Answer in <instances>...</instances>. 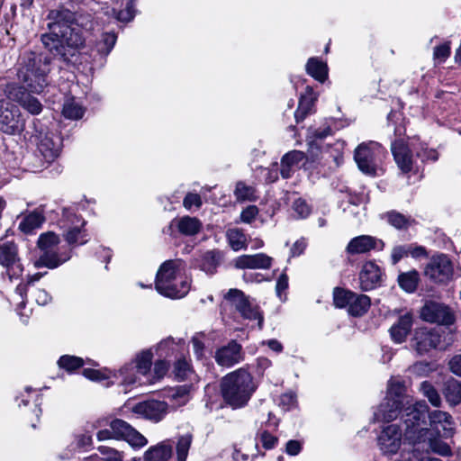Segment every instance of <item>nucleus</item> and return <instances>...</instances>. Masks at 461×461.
<instances>
[{
    "instance_id": "13",
    "label": "nucleus",
    "mask_w": 461,
    "mask_h": 461,
    "mask_svg": "<svg viewBox=\"0 0 461 461\" xmlns=\"http://www.w3.org/2000/svg\"><path fill=\"white\" fill-rule=\"evenodd\" d=\"M402 430L397 424L385 426L377 438L381 452L386 456L395 455L402 445Z\"/></svg>"
},
{
    "instance_id": "17",
    "label": "nucleus",
    "mask_w": 461,
    "mask_h": 461,
    "mask_svg": "<svg viewBox=\"0 0 461 461\" xmlns=\"http://www.w3.org/2000/svg\"><path fill=\"white\" fill-rule=\"evenodd\" d=\"M413 341L416 351L423 355L440 348L441 335L437 329L420 328L416 330Z\"/></svg>"
},
{
    "instance_id": "43",
    "label": "nucleus",
    "mask_w": 461,
    "mask_h": 461,
    "mask_svg": "<svg viewBox=\"0 0 461 461\" xmlns=\"http://www.w3.org/2000/svg\"><path fill=\"white\" fill-rule=\"evenodd\" d=\"M242 308L243 309L240 308L238 310L241 316L249 320H258V328L262 329L264 318L258 306L253 305L249 301H248Z\"/></svg>"
},
{
    "instance_id": "12",
    "label": "nucleus",
    "mask_w": 461,
    "mask_h": 461,
    "mask_svg": "<svg viewBox=\"0 0 461 461\" xmlns=\"http://www.w3.org/2000/svg\"><path fill=\"white\" fill-rule=\"evenodd\" d=\"M453 272V264L445 254L433 256L424 270L427 277L438 284L449 281L452 278Z\"/></svg>"
},
{
    "instance_id": "15",
    "label": "nucleus",
    "mask_w": 461,
    "mask_h": 461,
    "mask_svg": "<svg viewBox=\"0 0 461 461\" xmlns=\"http://www.w3.org/2000/svg\"><path fill=\"white\" fill-rule=\"evenodd\" d=\"M420 316L426 321L443 325H450L455 321L450 308L436 302L426 303L421 309Z\"/></svg>"
},
{
    "instance_id": "46",
    "label": "nucleus",
    "mask_w": 461,
    "mask_h": 461,
    "mask_svg": "<svg viewBox=\"0 0 461 461\" xmlns=\"http://www.w3.org/2000/svg\"><path fill=\"white\" fill-rule=\"evenodd\" d=\"M234 194L238 201H254L257 198L255 188L243 182L237 183Z\"/></svg>"
},
{
    "instance_id": "19",
    "label": "nucleus",
    "mask_w": 461,
    "mask_h": 461,
    "mask_svg": "<svg viewBox=\"0 0 461 461\" xmlns=\"http://www.w3.org/2000/svg\"><path fill=\"white\" fill-rule=\"evenodd\" d=\"M167 404L160 401H146L135 404L132 411L147 420L158 422L167 414Z\"/></svg>"
},
{
    "instance_id": "14",
    "label": "nucleus",
    "mask_w": 461,
    "mask_h": 461,
    "mask_svg": "<svg viewBox=\"0 0 461 461\" xmlns=\"http://www.w3.org/2000/svg\"><path fill=\"white\" fill-rule=\"evenodd\" d=\"M115 439H122L133 447H142L147 445V438L137 431L128 422L121 419H115L110 422Z\"/></svg>"
},
{
    "instance_id": "58",
    "label": "nucleus",
    "mask_w": 461,
    "mask_h": 461,
    "mask_svg": "<svg viewBox=\"0 0 461 461\" xmlns=\"http://www.w3.org/2000/svg\"><path fill=\"white\" fill-rule=\"evenodd\" d=\"M408 249H410L408 244L393 247L391 253V260L393 265H396L402 258L407 257L409 255Z\"/></svg>"
},
{
    "instance_id": "52",
    "label": "nucleus",
    "mask_w": 461,
    "mask_h": 461,
    "mask_svg": "<svg viewBox=\"0 0 461 461\" xmlns=\"http://www.w3.org/2000/svg\"><path fill=\"white\" fill-rule=\"evenodd\" d=\"M225 298L235 306L237 311L240 308L243 309V305L249 301L244 293L239 289H230Z\"/></svg>"
},
{
    "instance_id": "47",
    "label": "nucleus",
    "mask_w": 461,
    "mask_h": 461,
    "mask_svg": "<svg viewBox=\"0 0 461 461\" xmlns=\"http://www.w3.org/2000/svg\"><path fill=\"white\" fill-rule=\"evenodd\" d=\"M227 239L229 240L230 247L234 250H240V249L245 247L246 237L240 229L234 228L228 230Z\"/></svg>"
},
{
    "instance_id": "38",
    "label": "nucleus",
    "mask_w": 461,
    "mask_h": 461,
    "mask_svg": "<svg viewBox=\"0 0 461 461\" xmlns=\"http://www.w3.org/2000/svg\"><path fill=\"white\" fill-rule=\"evenodd\" d=\"M85 113L84 107L79 104L74 98H68L65 101L62 109V114L65 118L70 120H78Z\"/></svg>"
},
{
    "instance_id": "48",
    "label": "nucleus",
    "mask_w": 461,
    "mask_h": 461,
    "mask_svg": "<svg viewBox=\"0 0 461 461\" xmlns=\"http://www.w3.org/2000/svg\"><path fill=\"white\" fill-rule=\"evenodd\" d=\"M420 392L424 396L428 398L429 402L435 406L439 407L441 403V398L438 393V391L434 388V386L428 381H424L420 384Z\"/></svg>"
},
{
    "instance_id": "1",
    "label": "nucleus",
    "mask_w": 461,
    "mask_h": 461,
    "mask_svg": "<svg viewBox=\"0 0 461 461\" xmlns=\"http://www.w3.org/2000/svg\"><path fill=\"white\" fill-rule=\"evenodd\" d=\"M48 18L52 22L48 23L50 32L41 35L42 44L53 55L69 60L85 45L84 32L94 29L92 14L82 10L73 13L62 9L50 11Z\"/></svg>"
},
{
    "instance_id": "23",
    "label": "nucleus",
    "mask_w": 461,
    "mask_h": 461,
    "mask_svg": "<svg viewBox=\"0 0 461 461\" xmlns=\"http://www.w3.org/2000/svg\"><path fill=\"white\" fill-rule=\"evenodd\" d=\"M69 250H62L61 248L48 249L41 252L39 258L34 262V267L56 268L70 258Z\"/></svg>"
},
{
    "instance_id": "32",
    "label": "nucleus",
    "mask_w": 461,
    "mask_h": 461,
    "mask_svg": "<svg viewBox=\"0 0 461 461\" xmlns=\"http://www.w3.org/2000/svg\"><path fill=\"white\" fill-rule=\"evenodd\" d=\"M44 221L45 217L41 212L33 211L23 218L18 228L22 232L31 234L34 230L39 229Z\"/></svg>"
},
{
    "instance_id": "33",
    "label": "nucleus",
    "mask_w": 461,
    "mask_h": 461,
    "mask_svg": "<svg viewBox=\"0 0 461 461\" xmlns=\"http://www.w3.org/2000/svg\"><path fill=\"white\" fill-rule=\"evenodd\" d=\"M307 73L314 79L324 82L328 77L327 64L318 58H310L306 64Z\"/></svg>"
},
{
    "instance_id": "26",
    "label": "nucleus",
    "mask_w": 461,
    "mask_h": 461,
    "mask_svg": "<svg viewBox=\"0 0 461 461\" xmlns=\"http://www.w3.org/2000/svg\"><path fill=\"white\" fill-rule=\"evenodd\" d=\"M273 258L267 254L241 255L236 258L233 265L238 269H268Z\"/></svg>"
},
{
    "instance_id": "20",
    "label": "nucleus",
    "mask_w": 461,
    "mask_h": 461,
    "mask_svg": "<svg viewBox=\"0 0 461 461\" xmlns=\"http://www.w3.org/2000/svg\"><path fill=\"white\" fill-rule=\"evenodd\" d=\"M384 243L382 240L370 235H360L350 240L346 251L350 255L365 254L373 249L383 250Z\"/></svg>"
},
{
    "instance_id": "40",
    "label": "nucleus",
    "mask_w": 461,
    "mask_h": 461,
    "mask_svg": "<svg viewBox=\"0 0 461 461\" xmlns=\"http://www.w3.org/2000/svg\"><path fill=\"white\" fill-rule=\"evenodd\" d=\"M116 40L117 36L113 32L103 33L95 44L96 51L103 56H107L113 49Z\"/></svg>"
},
{
    "instance_id": "59",
    "label": "nucleus",
    "mask_w": 461,
    "mask_h": 461,
    "mask_svg": "<svg viewBox=\"0 0 461 461\" xmlns=\"http://www.w3.org/2000/svg\"><path fill=\"white\" fill-rule=\"evenodd\" d=\"M258 214V209L256 205L247 206L240 213V220L245 223H251Z\"/></svg>"
},
{
    "instance_id": "64",
    "label": "nucleus",
    "mask_w": 461,
    "mask_h": 461,
    "mask_svg": "<svg viewBox=\"0 0 461 461\" xmlns=\"http://www.w3.org/2000/svg\"><path fill=\"white\" fill-rule=\"evenodd\" d=\"M411 372L420 376H426L432 370L430 365L427 362H418L414 364L411 368Z\"/></svg>"
},
{
    "instance_id": "31",
    "label": "nucleus",
    "mask_w": 461,
    "mask_h": 461,
    "mask_svg": "<svg viewBox=\"0 0 461 461\" xmlns=\"http://www.w3.org/2000/svg\"><path fill=\"white\" fill-rule=\"evenodd\" d=\"M153 354L150 349L141 351L139 353L133 363L137 372L149 384H153V381L150 380V366L152 363Z\"/></svg>"
},
{
    "instance_id": "24",
    "label": "nucleus",
    "mask_w": 461,
    "mask_h": 461,
    "mask_svg": "<svg viewBox=\"0 0 461 461\" xmlns=\"http://www.w3.org/2000/svg\"><path fill=\"white\" fill-rule=\"evenodd\" d=\"M61 138L53 133H47L41 137L38 150L47 163L54 161L61 150Z\"/></svg>"
},
{
    "instance_id": "37",
    "label": "nucleus",
    "mask_w": 461,
    "mask_h": 461,
    "mask_svg": "<svg viewBox=\"0 0 461 461\" xmlns=\"http://www.w3.org/2000/svg\"><path fill=\"white\" fill-rule=\"evenodd\" d=\"M177 228L182 234L193 236L200 231L202 223L195 217L185 216L178 221Z\"/></svg>"
},
{
    "instance_id": "42",
    "label": "nucleus",
    "mask_w": 461,
    "mask_h": 461,
    "mask_svg": "<svg viewBox=\"0 0 461 461\" xmlns=\"http://www.w3.org/2000/svg\"><path fill=\"white\" fill-rule=\"evenodd\" d=\"M59 241V237L56 233L47 231L40 235L37 246L41 252L48 249H58Z\"/></svg>"
},
{
    "instance_id": "35",
    "label": "nucleus",
    "mask_w": 461,
    "mask_h": 461,
    "mask_svg": "<svg viewBox=\"0 0 461 461\" xmlns=\"http://www.w3.org/2000/svg\"><path fill=\"white\" fill-rule=\"evenodd\" d=\"M444 396L447 402L451 405H456L461 402V382L450 379L446 382L444 390Z\"/></svg>"
},
{
    "instance_id": "50",
    "label": "nucleus",
    "mask_w": 461,
    "mask_h": 461,
    "mask_svg": "<svg viewBox=\"0 0 461 461\" xmlns=\"http://www.w3.org/2000/svg\"><path fill=\"white\" fill-rule=\"evenodd\" d=\"M58 364L59 367L68 372H72L81 367L84 365V361L80 357L65 355L59 359Z\"/></svg>"
},
{
    "instance_id": "9",
    "label": "nucleus",
    "mask_w": 461,
    "mask_h": 461,
    "mask_svg": "<svg viewBox=\"0 0 461 461\" xmlns=\"http://www.w3.org/2000/svg\"><path fill=\"white\" fill-rule=\"evenodd\" d=\"M84 225L85 221L76 215L73 210H62L60 226L65 230L64 238L69 245H83L87 242L86 230H83Z\"/></svg>"
},
{
    "instance_id": "60",
    "label": "nucleus",
    "mask_w": 461,
    "mask_h": 461,
    "mask_svg": "<svg viewBox=\"0 0 461 461\" xmlns=\"http://www.w3.org/2000/svg\"><path fill=\"white\" fill-rule=\"evenodd\" d=\"M260 442L264 448L272 449L277 444V438L270 434L268 431L264 430L259 435Z\"/></svg>"
},
{
    "instance_id": "5",
    "label": "nucleus",
    "mask_w": 461,
    "mask_h": 461,
    "mask_svg": "<svg viewBox=\"0 0 461 461\" xmlns=\"http://www.w3.org/2000/svg\"><path fill=\"white\" fill-rule=\"evenodd\" d=\"M181 262L167 260L158 268L155 288L161 295L176 299L185 296L190 290V283L181 272Z\"/></svg>"
},
{
    "instance_id": "30",
    "label": "nucleus",
    "mask_w": 461,
    "mask_h": 461,
    "mask_svg": "<svg viewBox=\"0 0 461 461\" xmlns=\"http://www.w3.org/2000/svg\"><path fill=\"white\" fill-rule=\"evenodd\" d=\"M170 440H164L150 447L144 454V461H167L172 456Z\"/></svg>"
},
{
    "instance_id": "29",
    "label": "nucleus",
    "mask_w": 461,
    "mask_h": 461,
    "mask_svg": "<svg viewBox=\"0 0 461 461\" xmlns=\"http://www.w3.org/2000/svg\"><path fill=\"white\" fill-rule=\"evenodd\" d=\"M385 397L400 400V402L406 404L404 409L405 414L402 416V420L404 421L407 414V409L413 406L417 402H413L412 398L405 394V386L398 379H391L388 383L387 394ZM420 401H418L420 402Z\"/></svg>"
},
{
    "instance_id": "63",
    "label": "nucleus",
    "mask_w": 461,
    "mask_h": 461,
    "mask_svg": "<svg viewBox=\"0 0 461 461\" xmlns=\"http://www.w3.org/2000/svg\"><path fill=\"white\" fill-rule=\"evenodd\" d=\"M92 443V437L87 433L77 435L75 442L72 444L73 449L81 448L90 446Z\"/></svg>"
},
{
    "instance_id": "62",
    "label": "nucleus",
    "mask_w": 461,
    "mask_h": 461,
    "mask_svg": "<svg viewBox=\"0 0 461 461\" xmlns=\"http://www.w3.org/2000/svg\"><path fill=\"white\" fill-rule=\"evenodd\" d=\"M134 17V9L132 2H128L125 9L121 10L116 14V19L121 22H130Z\"/></svg>"
},
{
    "instance_id": "11",
    "label": "nucleus",
    "mask_w": 461,
    "mask_h": 461,
    "mask_svg": "<svg viewBox=\"0 0 461 461\" xmlns=\"http://www.w3.org/2000/svg\"><path fill=\"white\" fill-rule=\"evenodd\" d=\"M24 125L19 108L9 99H0V131L14 135L22 132Z\"/></svg>"
},
{
    "instance_id": "57",
    "label": "nucleus",
    "mask_w": 461,
    "mask_h": 461,
    "mask_svg": "<svg viewBox=\"0 0 461 461\" xmlns=\"http://www.w3.org/2000/svg\"><path fill=\"white\" fill-rule=\"evenodd\" d=\"M168 369V364L165 360H158L154 364V375H150V380L153 384L162 378Z\"/></svg>"
},
{
    "instance_id": "27",
    "label": "nucleus",
    "mask_w": 461,
    "mask_h": 461,
    "mask_svg": "<svg viewBox=\"0 0 461 461\" xmlns=\"http://www.w3.org/2000/svg\"><path fill=\"white\" fill-rule=\"evenodd\" d=\"M309 149L308 155L306 156L303 151L300 150H293L287 152L281 159L283 164H287L288 167H294L297 166L300 162L306 158L307 160L311 159L312 162H315L319 159V156L321 154L320 147L315 142V140H308Z\"/></svg>"
},
{
    "instance_id": "56",
    "label": "nucleus",
    "mask_w": 461,
    "mask_h": 461,
    "mask_svg": "<svg viewBox=\"0 0 461 461\" xmlns=\"http://www.w3.org/2000/svg\"><path fill=\"white\" fill-rule=\"evenodd\" d=\"M293 209L294 211V212L297 214L298 218H306L310 212H311V208L310 206L307 204V203L299 198L297 200H295L293 203Z\"/></svg>"
},
{
    "instance_id": "55",
    "label": "nucleus",
    "mask_w": 461,
    "mask_h": 461,
    "mask_svg": "<svg viewBox=\"0 0 461 461\" xmlns=\"http://www.w3.org/2000/svg\"><path fill=\"white\" fill-rule=\"evenodd\" d=\"M450 42H445L434 48L433 58L439 63H443L450 55Z\"/></svg>"
},
{
    "instance_id": "18",
    "label": "nucleus",
    "mask_w": 461,
    "mask_h": 461,
    "mask_svg": "<svg viewBox=\"0 0 461 461\" xmlns=\"http://www.w3.org/2000/svg\"><path fill=\"white\" fill-rule=\"evenodd\" d=\"M214 358L219 366L231 367L244 359L242 346L236 340H230L216 350Z\"/></svg>"
},
{
    "instance_id": "8",
    "label": "nucleus",
    "mask_w": 461,
    "mask_h": 461,
    "mask_svg": "<svg viewBox=\"0 0 461 461\" xmlns=\"http://www.w3.org/2000/svg\"><path fill=\"white\" fill-rule=\"evenodd\" d=\"M384 155V149L378 142L369 141L357 146L354 158L358 168L363 173L374 176L376 173L378 161Z\"/></svg>"
},
{
    "instance_id": "54",
    "label": "nucleus",
    "mask_w": 461,
    "mask_h": 461,
    "mask_svg": "<svg viewBox=\"0 0 461 461\" xmlns=\"http://www.w3.org/2000/svg\"><path fill=\"white\" fill-rule=\"evenodd\" d=\"M98 449L104 456V457H102L103 461H122L124 457L122 452L112 447L102 446Z\"/></svg>"
},
{
    "instance_id": "28",
    "label": "nucleus",
    "mask_w": 461,
    "mask_h": 461,
    "mask_svg": "<svg viewBox=\"0 0 461 461\" xmlns=\"http://www.w3.org/2000/svg\"><path fill=\"white\" fill-rule=\"evenodd\" d=\"M412 314L406 312L399 317L398 321L390 328V335L392 339L396 343H402L405 341L407 336L411 330L412 327Z\"/></svg>"
},
{
    "instance_id": "36",
    "label": "nucleus",
    "mask_w": 461,
    "mask_h": 461,
    "mask_svg": "<svg viewBox=\"0 0 461 461\" xmlns=\"http://www.w3.org/2000/svg\"><path fill=\"white\" fill-rule=\"evenodd\" d=\"M420 282V275L417 270L401 273L398 276L399 286L407 293H413Z\"/></svg>"
},
{
    "instance_id": "49",
    "label": "nucleus",
    "mask_w": 461,
    "mask_h": 461,
    "mask_svg": "<svg viewBox=\"0 0 461 461\" xmlns=\"http://www.w3.org/2000/svg\"><path fill=\"white\" fill-rule=\"evenodd\" d=\"M415 150L416 158H420L422 162L426 160L436 161L438 159V153L435 149H429L424 143L417 142L412 144Z\"/></svg>"
},
{
    "instance_id": "41",
    "label": "nucleus",
    "mask_w": 461,
    "mask_h": 461,
    "mask_svg": "<svg viewBox=\"0 0 461 461\" xmlns=\"http://www.w3.org/2000/svg\"><path fill=\"white\" fill-rule=\"evenodd\" d=\"M193 442V436L189 433L177 438L176 452L177 461H186L189 449Z\"/></svg>"
},
{
    "instance_id": "44",
    "label": "nucleus",
    "mask_w": 461,
    "mask_h": 461,
    "mask_svg": "<svg viewBox=\"0 0 461 461\" xmlns=\"http://www.w3.org/2000/svg\"><path fill=\"white\" fill-rule=\"evenodd\" d=\"M384 218L390 225L398 230L406 229L411 222L410 217H407L396 211L386 212L384 214Z\"/></svg>"
},
{
    "instance_id": "4",
    "label": "nucleus",
    "mask_w": 461,
    "mask_h": 461,
    "mask_svg": "<svg viewBox=\"0 0 461 461\" xmlns=\"http://www.w3.org/2000/svg\"><path fill=\"white\" fill-rule=\"evenodd\" d=\"M224 402L232 409L246 406L257 389L252 375L240 368L225 375L221 384Z\"/></svg>"
},
{
    "instance_id": "10",
    "label": "nucleus",
    "mask_w": 461,
    "mask_h": 461,
    "mask_svg": "<svg viewBox=\"0 0 461 461\" xmlns=\"http://www.w3.org/2000/svg\"><path fill=\"white\" fill-rule=\"evenodd\" d=\"M0 265L5 269L10 281L23 275V266L18 253V247L14 241L0 239Z\"/></svg>"
},
{
    "instance_id": "34",
    "label": "nucleus",
    "mask_w": 461,
    "mask_h": 461,
    "mask_svg": "<svg viewBox=\"0 0 461 461\" xmlns=\"http://www.w3.org/2000/svg\"><path fill=\"white\" fill-rule=\"evenodd\" d=\"M370 303V298L367 295L354 294V298L348 307V313L356 317L362 316L368 311Z\"/></svg>"
},
{
    "instance_id": "25",
    "label": "nucleus",
    "mask_w": 461,
    "mask_h": 461,
    "mask_svg": "<svg viewBox=\"0 0 461 461\" xmlns=\"http://www.w3.org/2000/svg\"><path fill=\"white\" fill-rule=\"evenodd\" d=\"M360 287L363 291H370L381 285L382 271L373 261L366 262L359 273Z\"/></svg>"
},
{
    "instance_id": "2",
    "label": "nucleus",
    "mask_w": 461,
    "mask_h": 461,
    "mask_svg": "<svg viewBox=\"0 0 461 461\" xmlns=\"http://www.w3.org/2000/svg\"><path fill=\"white\" fill-rule=\"evenodd\" d=\"M407 410L404 420V438L409 444L416 447L417 450L432 451L442 456H451L450 446L444 442L443 437L438 436L422 425L426 422L429 407L425 402H420Z\"/></svg>"
},
{
    "instance_id": "51",
    "label": "nucleus",
    "mask_w": 461,
    "mask_h": 461,
    "mask_svg": "<svg viewBox=\"0 0 461 461\" xmlns=\"http://www.w3.org/2000/svg\"><path fill=\"white\" fill-rule=\"evenodd\" d=\"M191 373V365L185 357H181L176 360L174 366V374L177 379L185 380L189 376Z\"/></svg>"
},
{
    "instance_id": "61",
    "label": "nucleus",
    "mask_w": 461,
    "mask_h": 461,
    "mask_svg": "<svg viewBox=\"0 0 461 461\" xmlns=\"http://www.w3.org/2000/svg\"><path fill=\"white\" fill-rule=\"evenodd\" d=\"M183 205L185 209L190 210L193 206L200 208L202 205L201 196L197 194L188 193L183 201Z\"/></svg>"
},
{
    "instance_id": "53",
    "label": "nucleus",
    "mask_w": 461,
    "mask_h": 461,
    "mask_svg": "<svg viewBox=\"0 0 461 461\" xmlns=\"http://www.w3.org/2000/svg\"><path fill=\"white\" fill-rule=\"evenodd\" d=\"M204 333L199 332L194 334L191 339L194 353L198 359H201L204 356Z\"/></svg>"
},
{
    "instance_id": "16",
    "label": "nucleus",
    "mask_w": 461,
    "mask_h": 461,
    "mask_svg": "<svg viewBox=\"0 0 461 461\" xmlns=\"http://www.w3.org/2000/svg\"><path fill=\"white\" fill-rule=\"evenodd\" d=\"M412 144H416V141L406 144L404 140L401 139L394 140L391 145L394 160L400 169L404 173L411 171L416 163V159L412 154L415 152Z\"/></svg>"
},
{
    "instance_id": "6",
    "label": "nucleus",
    "mask_w": 461,
    "mask_h": 461,
    "mask_svg": "<svg viewBox=\"0 0 461 461\" xmlns=\"http://www.w3.org/2000/svg\"><path fill=\"white\" fill-rule=\"evenodd\" d=\"M83 375L92 381H103L105 379H113L111 384H118L123 387L124 393L131 388L149 384L140 375L138 374L133 363H128L118 371H109L108 374L102 373L99 370L86 368Z\"/></svg>"
},
{
    "instance_id": "21",
    "label": "nucleus",
    "mask_w": 461,
    "mask_h": 461,
    "mask_svg": "<svg viewBox=\"0 0 461 461\" xmlns=\"http://www.w3.org/2000/svg\"><path fill=\"white\" fill-rule=\"evenodd\" d=\"M430 431L445 438H451L454 435V421L447 412L434 411L429 415Z\"/></svg>"
},
{
    "instance_id": "45",
    "label": "nucleus",
    "mask_w": 461,
    "mask_h": 461,
    "mask_svg": "<svg viewBox=\"0 0 461 461\" xmlns=\"http://www.w3.org/2000/svg\"><path fill=\"white\" fill-rule=\"evenodd\" d=\"M353 292L343 288L336 287L333 290V302L337 308L349 307L352 298H354Z\"/></svg>"
},
{
    "instance_id": "3",
    "label": "nucleus",
    "mask_w": 461,
    "mask_h": 461,
    "mask_svg": "<svg viewBox=\"0 0 461 461\" xmlns=\"http://www.w3.org/2000/svg\"><path fill=\"white\" fill-rule=\"evenodd\" d=\"M50 58L32 51L24 52L20 59L17 70L18 79L23 84L24 90L41 94L50 84Z\"/></svg>"
},
{
    "instance_id": "7",
    "label": "nucleus",
    "mask_w": 461,
    "mask_h": 461,
    "mask_svg": "<svg viewBox=\"0 0 461 461\" xmlns=\"http://www.w3.org/2000/svg\"><path fill=\"white\" fill-rule=\"evenodd\" d=\"M22 86L15 83H9L5 79H0V97L17 102L31 114L37 115L42 111V104L34 96H32Z\"/></svg>"
},
{
    "instance_id": "22",
    "label": "nucleus",
    "mask_w": 461,
    "mask_h": 461,
    "mask_svg": "<svg viewBox=\"0 0 461 461\" xmlns=\"http://www.w3.org/2000/svg\"><path fill=\"white\" fill-rule=\"evenodd\" d=\"M406 406V404L400 402V400L385 397L374 413L375 420L388 422L396 419L400 414L402 417L405 414L404 409Z\"/></svg>"
},
{
    "instance_id": "39",
    "label": "nucleus",
    "mask_w": 461,
    "mask_h": 461,
    "mask_svg": "<svg viewBox=\"0 0 461 461\" xmlns=\"http://www.w3.org/2000/svg\"><path fill=\"white\" fill-rule=\"evenodd\" d=\"M219 264L220 253L213 250L207 251L201 258L200 268L207 274H213Z\"/></svg>"
}]
</instances>
